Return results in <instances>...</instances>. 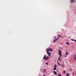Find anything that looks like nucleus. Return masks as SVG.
I'll use <instances>...</instances> for the list:
<instances>
[{
  "mask_svg": "<svg viewBox=\"0 0 76 76\" xmlns=\"http://www.w3.org/2000/svg\"><path fill=\"white\" fill-rule=\"evenodd\" d=\"M58 52L59 53V57L58 59L57 60V61L58 62V61H60L61 59H60L61 58V56L62 53H61V50H59Z\"/></svg>",
  "mask_w": 76,
  "mask_h": 76,
  "instance_id": "f03ea898",
  "label": "nucleus"
},
{
  "mask_svg": "<svg viewBox=\"0 0 76 76\" xmlns=\"http://www.w3.org/2000/svg\"><path fill=\"white\" fill-rule=\"evenodd\" d=\"M56 37L55 36V37H54V39H56Z\"/></svg>",
  "mask_w": 76,
  "mask_h": 76,
  "instance_id": "5701e85b",
  "label": "nucleus"
},
{
  "mask_svg": "<svg viewBox=\"0 0 76 76\" xmlns=\"http://www.w3.org/2000/svg\"><path fill=\"white\" fill-rule=\"evenodd\" d=\"M56 69H57V68L56 67H55V68L53 69V70H56Z\"/></svg>",
  "mask_w": 76,
  "mask_h": 76,
  "instance_id": "4468645a",
  "label": "nucleus"
},
{
  "mask_svg": "<svg viewBox=\"0 0 76 76\" xmlns=\"http://www.w3.org/2000/svg\"><path fill=\"white\" fill-rule=\"evenodd\" d=\"M43 71H44V73H45L46 72V69H43Z\"/></svg>",
  "mask_w": 76,
  "mask_h": 76,
  "instance_id": "9d476101",
  "label": "nucleus"
},
{
  "mask_svg": "<svg viewBox=\"0 0 76 76\" xmlns=\"http://www.w3.org/2000/svg\"><path fill=\"white\" fill-rule=\"evenodd\" d=\"M46 64L47 65H48V62H47L46 63Z\"/></svg>",
  "mask_w": 76,
  "mask_h": 76,
  "instance_id": "aec40b11",
  "label": "nucleus"
},
{
  "mask_svg": "<svg viewBox=\"0 0 76 76\" xmlns=\"http://www.w3.org/2000/svg\"><path fill=\"white\" fill-rule=\"evenodd\" d=\"M74 58L75 60L76 61V55H75L74 56Z\"/></svg>",
  "mask_w": 76,
  "mask_h": 76,
  "instance_id": "39448f33",
  "label": "nucleus"
},
{
  "mask_svg": "<svg viewBox=\"0 0 76 76\" xmlns=\"http://www.w3.org/2000/svg\"><path fill=\"white\" fill-rule=\"evenodd\" d=\"M74 2V0H71V3H73Z\"/></svg>",
  "mask_w": 76,
  "mask_h": 76,
  "instance_id": "ddd939ff",
  "label": "nucleus"
},
{
  "mask_svg": "<svg viewBox=\"0 0 76 76\" xmlns=\"http://www.w3.org/2000/svg\"><path fill=\"white\" fill-rule=\"evenodd\" d=\"M68 54V52H67V51H66V56H67Z\"/></svg>",
  "mask_w": 76,
  "mask_h": 76,
  "instance_id": "f8f14e48",
  "label": "nucleus"
},
{
  "mask_svg": "<svg viewBox=\"0 0 76 76\" xmlns=\"http://www.w3.org/2000/svg\"><path fill=\"white\" fill-rule=\"evenodd\" d=\"M75 42H76V40H75Z\"/></svg>",
  "mask_w": 76,
  "mask_h": 76,
  "instance_id": "b1692460",
  "label": "nucleus"
},
{
  "mask_svg": "<svg viewBox=\"0 0 76 76\" xmlns=\"http://www.w3.org/2000/svg\"><path fill=\"white\" fill-rule=\"evenodd\" d=\"M46 56L45 55H44L43 58V60H44V59H45V58H46Z\"/></svg>",
  "mask_w": 76,
  "mask_h": 76,
  "instance_id": "0eeeda50",
  "label": "nucleus"
},
{
  "mask_svg": "<svg viewBox=\"0 0 76 76\" xmlns=\"http://www.w3.org/2000/svg\"><path fill=\"white\" fill-rule=\"evenodd\" d=\"M49 51L51 52L52 51V49H51V48H48L46 50L47 53V54H48V56L49 57H51V55H50V54H51V52H49Z\"/></svg>",
  "mask_w": 76,
  "mask_h": 76,
  "instance_id": "f257e3e1",
  "label": "nucleus"
},
{
  "mask_svg": "<svg viewBox=\"0 0 76 76\" xmlns=\"http://www.w3.org/2000/svg\"><path fill=\"white\" fill-rule=\"evenodd\" d=\"M43 76H45V75H43Z\"/></svg>",
  "mask_w": 76,
  "mask_h": 76,
  "instance_id": "393cba45",
  "label": "nucleus"
},
{
  "mask_svg": "<svg viewBox=\"0 0 76 76\" xmlns=\"http://www.w3.org/2000/svg\"><path fill=\"white\" fill-rule=\"evenodd\" d=\"M53 73H54V74L55 75H57V73L56 72V71H54L53 72Z\"/></svg>",
  "mask_w": 76,
  "mask_h": 76,
  "instance_id": "20e7f679",
  "label": "nucleus"
},
{
  "mask_svg": "<svg viewBox=\"0 0 76 76\" xmlns=\"http://www.w3.org/2000/svg\"><path fill=\"white\" fill-rule=\"evenodd\" d=\"M74 75V74H72V75Z\"/></svg>",
  "mask_w": 76,
  "mask_h": 76,
  "instance_id": "bb28decb",
  "label": "nucleus"
},
{
  "mask_svg": "<svg viewBox=\"0 0 76 76\" xmlns=\"http://www.w3.org/2000/svg\"><path fill=\"white\" fill-rule=\"evenodd\" d=\"M58 38H59V37H58L56 38V39H54V41H53V42H55V41H57V39H58Z\"/></svg>",
  "mask_w": 76,
  "mask_h": 76,
  "instance_id": "7ed1b4c3",
  "label": "nucleus"
},
{
  "mask_svg": "<svg viewBox=\"0 0 76 76\" xmlns=\"http://www.w3.org/2000/svg\"><path fill=\"white\" fill-rule=\"evenodd\" d=\"M63 36H61V37H62Z\"/></svg>",
  "mask_w": 76,
  "mask_h": 76,
  "instance_id": "a878e982",
  "label": "nucleus"
},
{
  "mask_svg": "<svg viewBox=\"0 0 76 76\" xmlns=\"http://www.w3.org/2000/svg\"><path fill=\"white\" fill-rule=\"evenodd\" d=\"M57 63L58 64V66H61V64H60L59 63V62H58L57 61Z\"/></svg>",
  "mask_w": 76,
  "mask_h": 76,
  "instance_id": "6e6552de",
  "label": "nucleus"
},
{
  "mask_svg": "<svg viewBox=\"0 0 76 76\" xmlns=\"http://www.w3.org/2000/svg\"><path fill=\"white\" fill-rule=\"evenodd\" d=\"M63 73L64 74H66V71L65 70L63 72Z\"/></svg>",
  "mask_w": 76,
  "mask_h": 76,
  "instance_id": "9b49d317",
  "label": "nucleus"
},
{
  "mask_svg": "<svg viewBox=\"0 0 76 76\" xmlns=\"http://www.w3.org/2000/svg\"><path fill=\"white\" fill-rule=\"evenodd\" d=\"M58 37H61V36H60V34H58Z\"/></svg>",
  "mask_w": 76,
  "mask_h": 76,
  "instance_id": "412c9836",
  "label": "nucleus"
},
{
  "mask_svg": "<svg viewBox=\"0 0 76 76\" xmlns=\"http://www.w3.org/2000/svg\"><path fill=\"white\" fill-rule=\"evenodd\" d=\"M71 40H72V41H74V39H71Z\"/></svg>",
  "mask_w": 76,
  "mask_h": 76,
  "instance_id": "4be33fe9",
  "label": "nucleus"
},
{
  "mask_svg": "<svg viewBox=\"0 0 76 76\" xmlns=\"http://www.w3.org/2000/svg\"><path fill=\"white\" fill-rule=\"evenodd\" d=\"M49 58V57L48 56H47L46 57V58L45 59V60H47Z\"/></svg>",
  "mask_w": 76,
  "mask_h": 76,
  "instance_id": "423d86ee",
  "label": "nucleus"
},
{
  "mask_svg": "<svg viewBox=\"0 0 76 76\" xmlns=\"http://www.w3.org/2000/svg\"><path fill=\"white\" fill-rule=\"evenodd\" d=\"M58 76H61V75L59 74L58 75Z\"/></svg>",
  "mask_w": 76,
  "mask_h": 76,
  "instance_id": "a211bd4d",
  "label": "nucleus"
},
{
  "mask_svg": "<svg viewBox=\"0 0 76 76\" xmlns=\"http://www.w3.org/2000/svg\"><path fill=\"white\" fill-rule=\"evenodd\" d=\"M69 76V74L67 73L66 74V76Z\"/></svg>",
  "mask_w": 76,
  "mask_h": 76,
  "instance_id": "2eb2a0df",
  "label": "nucleus"
},
{
  "mask_svg": "<svg viewBox=\"0 0 76 76\" xmlns=\"http://www.w3.org/2000/svg\"><path fill=\"white\" fill-rule=\"evenodd\" d=\"M64 57L65 58H66L67 57V56H66V55H64Z\"/></svg>",
  "mask_w": 76,
  "mask_h": 76,
  "instance_id": "6ab92c4d",
  "label": "nucleus"
},
{
  "mask_svg": "<svg viewBox=\"0 0 76 76\" xmlns=\"http://www.w3.org/2000/svg\"><path fill=\"white\" fill-rule=\"evenodd\" d=\"M54 67H57V64H56L54 66Z\"/></svg>",
  "mask_w": 76,
  "mask_h": 76,
  "instance_id": "dca6fc26",
  "label": "nucleus"
},
{
  "mask_svg": "<svg viewBox=\"0 0 76 76\" xmlns=\"http://www.w3.org/2000/svg\"><path fill=\"white\" fill-rule=\"evenodd\" d=\"M66 44H70V43H69V42H67L66 43Z\"/></svg>",
  "mask_w": 76,
  "mask_h": 76,
  "instance_id": "f3484780",
  "label": "nucleus"
},
{
  "mask_svg": "<svg viewBox=\"0 0 76 76\" xmlns=\"http://www.w3.org/2000/svg\"><path fill=\"white\" fill-rule=\"evenodd\" d=\"M61 66L62 67H64V65L63 64H61Z\"/></svg>",
  "mask_w": 76,
  "mask_h": 76,
  "instance_id": "1a4fd4ad",
  "label": "nucleus"
}]
</instances>
